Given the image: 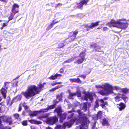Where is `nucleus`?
<instances>
[{
	"instance_id": "nucleus-1",
	"label": "nucleus",
	"mask_w": 129,
	"mask_h": 129,
	"mask_svg": "<svg viewBox=\"0 0 129 129\" xmlns=\"http://www.w3.org/2000/svg\"><path fill=\"white\" fill-rule=\"evenodd\" d=\"M96 87L97 88L102 89L99 92L100 93L103 95H108L110 94H113L114 95H116L117 94L114 93L113 90H116L118 91L120 90V87H119L117 86L113 87L108 83L103 84L102 85H96Z\"/></svg>"
},
{
	"instance_id": "nucleus-2",
	"label": "nucleus",
	"mask_w": 129,
	"mask_h": 129,
	"mask_svg": "<svg viewBox=\"0 0 129 129\" xmlns=\"http://www.w3.org/2000/svg\"><path fill=\"white\" fill-rule=\"evenodd\" d=\"M43 86L42 84H39V87H37L35 85H30L27 88L25 92H23L21 93L26 99H28L31 97L38 94L41 91Z\"/></svg>"
},
{
	"instance_id": "nucleus-3",
	"label": "nucleus",
	"mask_w": 129,
	"mask_h": 129,
	"mask_svg": "<svg viewBox=\"0 0 129 129\" xmlns=\"http://www.w3.org/2000/svg\"><path fill=\"white\" fill-rule=\"evenodd\" d=\"M78 113V121L81 124L78 129H87L90 121L86 115L81 112V110L78 109L77 111Z\"/></svg>"
},
{
	"instance_id": "nucleus-4",
	"label": "nucleus",
	"mask_w": 129,
	"mask_h": 129,
	"mask_svg": "<svg viewBox=\"0 0 129 129\" xmlns=\"http://www.w3.org/2000/svg\"><path fill=\"white\" fill-rule=\"evenodd\" d=\"M108 25L110 27H111L112 26L119 28L122 29H124L127 27L128 24L127 22L123 23L120 21H116L114 20H112Z\"/></svg>"
},
{
	"instance_id": "nucleus-5",
	"label": "nucleus",
	"mask_w": 129,
	"mask_h": 129,
	"mask_svg": "<svg viewBox=\"0 0 129 129\" xmlns=\"http://www.w3.org/2000/svg\"><path fill=\"white\" fill-rule=\"evenodd\" d=\"M2 120L4 122L9 123V124L11 125L12 123V121L11 117L5 115L0 116V129H11L10 127L7 128L6 127H4L2 124Z\"/></svg>"
},
{
	"instance_id": "nucleus-6",
	"label": "nucleus",
	"mask_w": 129,
	"mask_h": 129,
	"mask_svg": "<svg viewBox=\"0 0 129 129\" xmlns=\"http://www.w3.org/2000/svg\"><path fill=\"white\" fill-rule=\"evenodd\" d=\"M54 112L57 113L58 116L60 118L59 121L60 122H62L63 120L66 118L67 114L66 113L62 114V111L61 107L58 106L55 109Z\"/></svg>"
},
{
	"instance_id": "nucleus-7",
	"label": "nucleus",
	"mask_w": 129,
	"mask_h": 129,
	"mask_svg": "<svg viewBox=\"0 0 129 129\" xmlns=\"http://www.w3.org/2000/svg\"><path fill=\"white\" fill-rule=\"evenodd\" d=\"M75 121L74 119H71L69 121L64 123V126L60 125H57L55 128V129H65V126H68L69 128L71 127ZM46 129H53L51 127L48 126L46 127Z\"/></svg>"
},
{
	"instance_id": "nucleus-8",
	"label": "nucleus",
	"mask_w": 129,
	"mask_h": 129,
	"mask_svg": "<svg viewBox=\"0 0 129 129\" xmlns=\"http://www.w3.org/2000/svg\"><path fill=\"white\" fill-rule=\"evenodd\" d=\"M99 102H101L102 104H101V106L103 108H104L105 107V105H107L108 103L107 102L104 101L103 100L101 99L96 100L95 101L94 105V109L95 111V108H97L99 106Z\"/></svg>"
},
{
	"instance_id": "nucleus-9",
	"label": "nucleus",
	"mask_w": 129,
	"mask_h": 129,
	"mask_svg": "<svg viewBox=\"0 0 129 129\" xmlns=\"http://www.w3.org/2000/svg\"><path fill=\"white\" fill-rule=\"evenodd\" d=\"M95 95L94 93H86L83 98L84 100L86 101H88L89 100L91 103L93 102L94 96H95Z\"/></svg>"
},
{
	"instance_id": "nucleus-10",
	"label": "nucleus",
	"mask_w": 129,
	"mask_h": 129,
	"mask_svg": "<svg viewBox=\"0 0 129 129\" xmlns=\"http://www.w3.org/2000/svg\"><path fill=\"white\" fill-rule=\"evenodd\" d=\"M58 121V118L56 116L47 118L46 119V123L48 124L52 125Z\"/></svg>"
},
{
	"instance_id": "nucleus-11",
	"label": "nucleus",
	"mask_w": 129,
	"mask_h": 129,
	"mask_svg": "<svg viewBox=\"0 0 129 129\" xmlns=\"http://www.w3.org/2000/svg\"><path fill=\"white\" fill-rule=\"evenodd\" d=\"M89 0H81L79 3H77L78 5L77 6V8L79 9H82L83 5L85 6L87 5V3L89 2Z\"/></svg>"
},
{
	"instance_id": "nucleus-12",
	"label": "nucleus",
	"mask_w": 129,
	"mask_h": 129,
	"mask_svg": "<svg viewBox=\"0 0 129 129\" xmlns=\"http://www.w3.org/2000/svg\"><path fill=\"white\" fill-rule=\"evenodd\" d=\"M90 47L93 48L95 51L98 52H101L100 46L97 45L96 43H92L90 45Z\"/></svg>"
},
{
	"instance_id": "nucleus-13",
	"label": "nucleus",
	"mask_w": 129,
	"mask_h": 129,
	"mask_svg": "<svg viewBox=\"0 0 129 129\" xmlns=\"http://www.w3.org/2000/svg\"><path fill=\"white\" fill-rule=\"evenodd\" d=\"M62 76L61 75L56 73L55 74H53L48 78V79L50 80H55L57 79H60L59 77Z\"/></svg>"
},
{
	"instance_id": "nucleus-14",
	"label": "nucleus",
	"mask_w": 129,
	"mask_h": 129,
	"mask_svg": "<svg viewBox=\"0 0 129 129\" xmlns=\"http://www.w3.org/2000/svg\"><path fill=\"white\" fill-rule=\"evenodd\" d=\"M100 21H98L95 23H92L91 24H87L85 25V27H88V28L92 29L93 27L99 25Z\"/></svg>"
},
{
	"instance_id": "nucleus-15",
	"label": "nucleus",
	"mask_w": 129,
	"mask_h": 129,
	"mask_svg": "<svg viewBox=\"0 0 129 129\" xmlns=\"http://www.w3.org/2000/svg\"><path fill=\"white\" fill-rule=\"evenodd\" d=\"M91 104L90 103L85 102L84 103L82 107V109L84 111H86L90 106Z\"/></svg>"
},
{
	"instance_id": "nucleus-16",
	"label": "nucleus",
	"mask_w": 129,
	"mask_h": 129,
	"mask_svg": "<svg viewBox=\"0 0 129 129\" xmlns=\"http://www.w3.org/2000/svg\"><path fill=\"white\" fill-rule=\"evenodd\" d=\"M22 98V96L21 95H18L15 97L13 99L11 102V104H12L14 102H17L18 101H20Z\"/></svg>"
},
{
	"instance_id": "nucleus-17",
	"label": "nucleus",
	"mask_w": 129,
	"mask_h": 129,
	"mask_svg": "<svg viewBox=\"0 0 129 129\" xmlns=\"http://www.w3.org/2000/svg\"><path fill=\"white\" fill-rule=\"evenodd\" d=\"M102 120V123L103 125L109 126V123L108 119L105 118H104Z\"/></svg>"
},
{
	"instance_id": "nucleus-18",
	"label": "nucleus",
	"mask_w": 129,
	"mask_h": 129,
	"mask_svg": "<svg viewBox=\"0 0 129 129\" xmlns=\"http://www.w3.org/2000/svg\"><path fill=\"white\" fill-rule=\"evenodd\" d=\"M7 89L3 87L0 90L1 93L4 99H6V93L7 92Z\"/></svg>"
},
{
	"instance_id": "nucleus-19",
	"label": "nucleus",
	"mask_w": 129,
	"mask_h": 129,
	"mask_svg": "<svg viewBox=\"0 0 129 129\" xmlns=\"http://www.w3.org/2000/svg\"><path fill=\"white\" fill-rule=\"evenodd\" d=\"M19 8L18 5L16 4H14L12 7V12L16 14L18 12V11L16 10V8Z\"/></svg>"
},
{
	"instance_id": "nucleus-20",
	"label": "nucleus",
	"mask_w": 129,
	"mask_h": 129,
	"mask_svg": "<svg viewBox=\"0 0 129 129\" xmlns=\"http://www.w3.org/2000/svg\"><path fill=\"white\" fill-rule=\"evenodd\" d=\"M28 112H29V115L30 116L32 117L36 116L38 113V111H32L29 110H28Z\"/></svg>"
},
{
	"instance_id": "nucleus-21",
	"label": "nucleus",
	"mask_w": 129,
	"mask_h": 129,
	"mask_svg": "<svg viewBox=\"0 0 129 129\" xmlns=\"http://www.w3.org/2000/svg\"><path fill=\"white\" fill-rule=\"evenodd\" d=\"M118 106H117V107L119 108V110L121 111L124 109L125 107V105L123 103L121 102L119 104H117Z\"/></svg>"
},
{
	"instance_id": "nucleus-22",
	"label": "nucleus",
	"mask_w": 129,
	"mask_h": 129,
	"mask_svg": "<svg viewBox=\"0 0 129 129\" xmlns=\"http://www.w3.org/2000/svg\"><path fill=\"white\" fill-rule=\"evenodd\" d=\"M69 93L68 98L70 99H73V96H74L76 95V92L72 93L70 91H68Z\"/></svg>"
},
{
	"instance_id": "nucleus-23",
	"label": "nucleus",
	"mask_w": 129,
	"mask_h": 129,
	"mask_svg": "<svg viewBox=\"0 0 129 129\" xmlns=\"http://www.w3.org/2000/svg\"><path fill=\"white\" fill-rule=\"evenodd\" d=\"M29 121L32 124L34 123L35 124H41L42 122L40 121H37L35 119H31L29 120Z\"/></svg>"
},
{
	"instance_id": "nucleus-24",
	"label": "nucleus",
	"mask_w": 129,
	"mask_h": 129,
	"mask_svg": "<svg viewBox=\"0 0 129 129\" xmlns=\"http://www.w3.org/2000/svg\"><path fill=\"white\" fill-rule=\"evenodd\" d=\"M75 39L74 37H73L72 36H71L66 39L64 42H66L68 44L69 42L73 41Z\"/></svg>"
},
{
	"instance_id": "nucleus-25",
	"label": "nucleus",
	"mask_w": 129,
	"mask_h": 129,
	"mask_svg": "<svg viewBox=\"0 0 129 129\" xmlns=\"http://www.w3.org/2000/svg\"><path fill=\"white\" fill-rule=\"evenodd\" d=\"M86 50H84V51H83L79 55V56L81 57V58L83 59H84L86 55L85 53V52Z\"/></svg>"
},
{
	"instance_id": "nucleus-26",
	"label": "nucleus",
	"mask_w": 129,
	"mask_h": 129,
	"mask_svg": "<svg viewBox=\"0 0 129 129\" xmlns=\"http://www.w3.org/2000/svg\"><path fill=\"white\" fill-rule=\"evenodd\" d=\"M102 116V111H99L98 112L96 115V119H100Z\"/></svg>"
},
{
	"instance_id": "nucleus-27",
	"label": "nucleus",
	"mask_w": 129,
	"mask_h": 129,
	"mask_svg": "<svg viewBox=\"0 0 129 129\" xmlns=\"http://www.w3.org/2000/svg\"><path fill=\"white\" fill-rule=\"evenodd\" d=\"M62 86H63V85H62L57 86H56L55 87L52 88L51 89H50V91H54L57 89H59Z\"/></svg>"
},
{
	"instance_id": "nucleus-28",
	"label": "nucleus",
	"mask_w": 129,
	"mask_h": 129,
	"mask_svg": "<svg viewBox=\"0 0 129 129\" xmlns=\"http://www.w3.org/2000/svg\"><path fill=\"white\" fill-rule=\"evenodd\" d=\"M78 31L76 30L74 31L71 32V34H72L71 36L73 37H74V38L75 39L76 37V35L78 34Z\"/></svg>"
},
{
	"instance_id": "nucleus-29",
	"label": "nucleus",
	"mask_w": 129,
	"mask_h": 129,
	"mask_svg": "<svg viewBox=\"0 0 129 129\" xmlns=\"http://www.w3.org/2000/svg\"><path fill=\"white\" fill-rule=\"evenodd\" d=\"M56 99L58 100V101H60L62 100V94L61 93L60 94H58L56 95Z\"/></svg>"
},
{
	"instance_id": "nucleus-30",
	"label": "nucleus",
	"mask_w": 129,
	"mask_h": 129,
	"mask_svg": "<svg viewBox=\"0 0 129 129\" xmlns=\"http://www.w3.org/2000/svg\"><path fill=\"white\" fill-rule=\"evenodd\" d=\"M84 60V59L81 58L78 59L76 61L74 62V63H77L79 64H80L82 63Z\"/></svg>"
},
{
	"instance_id": "nucleus-31",
	"label": "nucleus",
	"mask_w": 129,
	"mask_h": 129,
	"mask_svg": "<svg viewBox=\"0 0 129 129\" xmlns=\"http://www.w3.org/2000/svg\"><path fill=\"white\" fill-rule=\"evenodd\" d=\"M74 58H72L69 59L67 60H66L64 61L63 63H70L73 61L74 60Z\"/></svg>"
},
{
	"instance_id": "nucleus-32",
	"label": "nucleus",
	"mask_w": 129,
	"mask_h": 129,
	"mask_svg": "<svg viewBox=\"0 0 129 129\" xmlns=\"http://www.w3.org/2000/svg\"><path fill=\"white\" fill-rule=\"evenodd\" d=\"M15 14V13L13 12H12L11 13L10 15L8 18V19H9V20H11L13 19L14 16Z\"/></svg>"
},
{
	"instance_id": "nucleus-33",
	"label": "nucleus",
	"mask_w": 129,
	"mask_h": 129,
	"mask_svg": "<svg viewBox=\"0 0 129 129\" xmlns=\"http://www.w3.org/2000/svg\"><path fill=\"white\" fill-rule=\"evenodd\" d=\"M48 111L47 108H46L42 109L39 110V112H46Z\"/></svg>"
},
{
	"instance_id": "nucleus-34",
	"label": "nucleus",
	"mask_w": 129,
	"mask_h": 129,
	"mask_svg": "<svg viewBox=\"0 0 129 129\" xmlns=\"http://www.w3.org/2000/svg\"><path fill=\"white\" fill-rule=\"evenodd\" d=\"M55 105L53 104L50 105H48L47 108L48 109V110H49V109H51L54 108H55Z\"/></svg>"
},
{
	"instance_id": "nucleus-35",
	"label": "nucleus",
	"mask_w": 129,
	"mask_h": 129,
	"mask_svg": "<svg viewBox=\"0 0 129 129\" xmlns=\"http://www.w3.org/2000/svg\"><path fill=\"white\" fill-rule=\"evenodd\" d=\"M10 82H4V87L6 89H8V84L10 83Z\"/></svg>"
},
{
	"instance_id": "nucleus-36",
	"label": "nucleus",
	"mask_w": 129,
	"mask_h": 129,
	"mask_svg": "<svg viewBox=\"0 0 129 129\" xmlns=\"http://www.w3.org/2000/svg\"><path fill=\"white\" fill-rule=\"evenodd\" d=\"M13 116L15 119H17L19 118L20 115L18 113H15L13 114Z\"/></svg>"
},
{
	"instance_id": "nucleus-37",
	"label": "nucleus",
	"mask_w": 129,
	"mask_h": 129,
	"mask_svg": "<svg viewBox=\"0 0 129 129\" xmlns=\"http://www.w3.org/2000/svg\"><path fill=\"white\" fill-rule=\"evenodd\" d=\"M121 97L119 95H118L116 96L115 98V101L117 102H118L120 101V100L121 99H120Z\"/></svg>"
},
{
	"instance_id": "nucleus-38",
	"label": "nucleus",
	"mask_w": 129,
	"mask_h": 129,
	"mask_svg": "<svg viewBox=\"0 0 129 129\" xmlns=\"http://www.w3.org/2000/svg\"><path fill=\"white\" fill-rule=\"evenodd\" d=\"M76 95L78 97H80L81 96V93L80 91V90H78L76 92Z\"/></svg>"
},
{
	"instance_id": "nucleus-39",
	"label": "nucleus",
	"mask_w": 129,
	"mask_h": 129,
	"mask_svg": "<svg viewBox=\"0 0 129 129\" xmlns=\"http://www.w3.org/2000/svg\"><path fill=\"white\" fill-rule=\"evenodd\" d=\"M122 91L124 93H126L127 92H129V89H128L126 88L122 89Z\"/></svg>"
},
{
	"instance_id": "nucleus-40",
	"label": "nucleus",
	"mask_w": 129,
	"mask_h": 129,
	"mask_svg": "<svg viewBox=\"0 0 129 129\" xmlns=\"http://www.w3.org/2000/svg\"><path fill=\"white\" fill-rule=\"evenodd\" d=\"M96 123V121H94L93 124L92 125V129H97V128L95 127Z\"/></svg>"
},
{
	"instance_id": "nucleus-41",
	"label": "nucleus",
	"mask_w": 129,
	"mask_h": 129,
	"mask_svg": "<svg viewBox=\"0 0 129 129\" xmlns=\"http://www.w3.org/2000/svg\"><path fill=\"white\" fill-rule=\"evenodd\" d=\"M49 115V114L48 113L45 114L40 117L42 118H47L48 117Z\"/></svg>"
},
{
	"instance_id": "nucleus-42",
	"label": "nucleus",
	"mask_w": 129,
	"mask_h": 129,
	"mask_svg": "<svg viewBox=\"0 0 129 129\" xmlns=\"http://www.w3.org/2000/svg\"><path fill=\"white\" fill-rule=\"evenodd\" d=\"M22 124L23 125H27V121L26 120H24L22 122Z\"/></svg>"
},
{
	"instance_id": "nucleus-43",
	"label": "nucleus",
	"mask_w": 129,
	"mask_h": 129,
	"mask_svg": "<svg viewBox=\"0 0 129 129\" xmlns=\"http://www.w3.org/2000/svg\"><path fill=\"white\" fill-rule=\"evenodd\" d=\"M57 99H56L55 100H54L53 101V105H55V106L56 104L59 102Z\"/></svg>"
},
{
	"instance_id": "nucleus-44",
	"label": "nucleus",
	"mask_w": 129,
	"mask_h": 129,
	"mask_svg": "<svg viewBox=\"0 0 129 129\" xmlns=\"http://www.w3.org/2000/svg\"><path fill=\"white\" fill-rule=\"evenodd\" d=\"M64 45V42H62L61 43H60L59 44V46L60 48H62Z\"/></svg>"
},
{
	"instance_id": "nucleus-45",
	"label": "nucleus",
	"mask_w": 129,
	"mask_h": 129,
	"mask_svg": "<svg viewBox=\"0 0 129 129\" xmlns=\"http://www.w3.org/2000/svg\"><path fill=\"white\" fill-rule=\"evenodd\" d=\"M76 82L80 83H81V81L80 80L79 78H77V79L76 78Z\"/></svg>"
},
{
	"instance_id": "nucleus-46",
	"label": "nucleus",
	"mask_w": 129,
	"mask_h": 129,
	"mask_svg": "<svg viewBox=\"0 0 129 129\" xmlns=\"http://www.w3.org/2000/svg\"><path fill=\"white\" fill-rule=\"evenodd\" d=\"M76 78L70 79H69L70 81L72 83L76 82Z\"/></svg>"
},
{
	"instance_id": "nucleus-47",
	"label": "nucleus",
	"mask_w": 129,
	"mask_h": 129,
	"mask_svg": "<svg viewBox=\"0 0 129 129\" xmlns=\"http://www.w3.org/2000/svg\"><path fill=\"white\" fill-rule=\"evenodd\" d=\"M74 115V113H72V114L70 115L68 117V118L70 119L72 118Z\"/></svg>"
},
{
	"instance_id": "nucleus-48",
	"label": "nucleus",
	"mask_w": 129,
	"mask_h": 129,
	"mask_svg": "<svg viewBox=\"0 0 129 129\" xmlns=\"http://www.w3.org/2000/svg\"><path fill=\"white\" fill-rule=\"evenodd\" d=\"M62 4L61 3H58L56 5L55 7V8L57 7L58 6H60L62 5Z\"/></svg>"
},
{
	"instance_id": "nucleus-49",
	"label": "nucleus",
	"mask_w": 129,
	"mask_h": 129,
	"mask_svg": "<svg viewBox=\"0 0 129 129\" xmlns=\"http://www.w3.org/2000/svg\"><path fill=\"white\" fill-rule=\"evenodd\" d=\"M79 77H81L83 78V79H85L86 78V75H81L79 76Z\"/></svg>"
},
{
	"instance_id": "nucleus-50",
	"label": "nucleus",
	"mask_w": 129,
	"mask_h": 129,
	"mask_svg": "<svg viewBox=\"0 0 129 129\" xmlns=\"http://www.w3.org/2000/svg\"><path fill=\"white\" fill-rule=\"evenodd\" d=\"M55 20H54L52 21V22L53 24H54V25L55 24L59 22V21H58L56 22H55Z\"/></svg>"
},
{
	"instance_id": "nucleus-51",
	"label": "nucleus",
	"mask_w": 129,
	"mask_h": 129,
	"mask_svg": "<svg viewBox=\"0 0 129 129\" xmlns=\"http://www.w3.org/2000/svg\"><path fill=\"white\" fill-rule=\"evenodd\" d=\"M24 109L25 110H27V109H29V107L27 105H26L24 106Z\"/></svg>"
},
{
	"instance_id": "nucleus-52",
	"label": "nucleus",
	"mask_w": 129,
	"mask_h": 129,
	"mask_svg": "<svg viewBox=\"0 0 129 129\" xmlns=\"http://www.w3.org/2000/svg\"><path fill=\"white\" fill-rule=\"evenodd\" d=\"M74 109L73 108H72L71 111H68V113H72L73 112H75Z\"/></svg>"
},
{
	"instance_id": "nucleus-53",
	"label": "nucleus",
	"mask_w": 129,
	"mask_h": 129,
	"mask_svg": "<svg viewBox=\"0 0 129 129\" xmlns=\"http://www.w3.org/2000/svg\"><path fill=\"white\" fill-rule=\"evenodd\" d=\"M21 110H22L21 106L20 105L19 107V108H18V111L19 112V111H21Z\"/></svg>"
},
{
	"instance_id": "nucleus-54",
	"label": "nucleus",
	"mask_w": 129,
	"mask_h": 129,
	"mask_svg": "<svg viewBox=\"0 0 129 129\" xmlns=\"http://www.w3.org/2000/svg\"><path fill=\"white\" fill-rule=\"evenodd\" d=\"M108 28L106 27H104L103 28V30L104 31L108 30Z\"/></svg>"
},
{
	"instance_id": "nucleus-55",
	"label": "nucleus",
	"mask_w": 129,
	"mask_h": 129,
	"mask_svg": "<svg viewBox=\"0 0 129 129\" xmlns=\"http://www.w3.org/2000/svg\"><path fill=\"white\" fill-rule=\"evenodd\" d=\"M54 24H53L52 23H51L49 26V27L51 28L53 26Z\"/></svg>"
},
{
	"instance_id": "nucleus-56",
	"label": "nucleus",
	"mask_w": 129,
	"mask_h": 129,
	"mask_svg": "<svg viewBox=\"0 0 129 129\" xmlns=\"http://www.w3.org/2000/svg\"><path fill=\"white\" fill-rule=\"evenodd\" d=\"M7 25V24L5 23H4L3 24L2 26L3 27H4L6 26Z\"/></svg>"
},
{
	"instance_id": "nucleus-57",
	"label": "nucleus",
	"mask_w": 129,
	"mask_h": 129,
	"mask_svg": "<svg viewBox=\"0 0 129 129\" xmlns=\"http://www.w3.org/2000/svg\"><path fill=\"white\" fill-rule=\"evenodd\" d=\"M51 85L52 86H54L57 85L56 83V82H55L54 83H51Z\"/></svg>"
},
{
	"instance_id": "nucleus-58",
	"label": "nucleus",
	"mask_w": 129,
	"mask_h": 129,
	"mask_svg": "<svg viewBox=\"0 0 129 129\" xmlns=\"http://www.w3.org/2000/svg\"><path fill=\"white\" fill-rule=\"evenodd\" d=\"M31 129H36L35 127L33 126H31Z\"/></svg>"
},
{
	"instance_id": "nucleus-59",
	"label": "nucleus",
	"mask_w": 129,
	"mask_h": 129,
	"mask_svg": "<svg viewBox=\"0 0 129 129\" xmlns=\"http://www.w3.org/2000/svg\"><path fill=\"white\" fill-rule=\"evenodd\" d=\"M22 114L23 116H24L25 115V112L24 111H23L22 112Z\"/></svg>"
},
{
	"instance_id": "nucleus-60",
	"label": "nucleus",
	"mask_w": 129,
	"mask_h": 129,
	"mask_svg": "<svg viewBox=\"0 0 129 129\" xmlns=\"http://www.w3.org/2000/svg\"><path fill=\"white\" fill-rule=\"evenodd\" d=\"M51 29V28H50V27H49V26L47 27L46 28V30L47 31L49 30V29Z\"/></svg>"
},
{
	"instance_id": "nucleus-61",
	"label": "nucleus",
	"mask_w": 129,
	"mask_h": 129,
	"mask_svg": "<svg viewBox=\"0 0 129 129\" xmlns=\"http://www.w3.org/2000/svg\"><path fill=\"white\" fill-rule=\"evenodd\" d=\"M57 84H62V82H56Z\"/></svg>"
},
{
	"instance_id": "nucleus-62",
	"label": "nucleus",
	"mask_w": 129,
	"mask_h": 129,
	"mask_svg": "<svg viewBox=\"0 0 129 129\" xmlns=\"http://www.w3.org/2000/svg\"><path fill=\"white\" fill-rule=\"evenodd\" d=\"M0 1L2 2H5L6 1V0H0Z\"/></svg>"
},
{
	"instance_id": "nucleus-63",
	"label": "nucleus",
	"mask_w": 129,
	"mask_h": 129,
	"mask_svg": "<svg viewBox=\"0 0 129 129\" xmlns=\"http://www.w3.org/2000/svg\"><path fill=\"white\" fill-rule=\"evenodd\" d=\"M108 99V98L107 97H106L104 98L103 100L104 101V100H107Z\"/></svg>"
},
{
	"instance_id": "nucleus-64",
	"label": "nucleus",
	"mask_w": 129,
	"mask_h": 129,
	"mask_svg": "<svg viewBox=\"0 0 129 129\" xmlns=\"http://www.w3.org/2000/svg\"><path fill=\"white\" fill-rule=\"evenodd\" d=\"M2 99L3 98L1 96H0V102L2 101Z\"/></svg>"
}]
</instances>
